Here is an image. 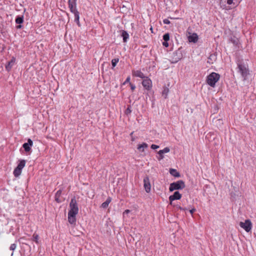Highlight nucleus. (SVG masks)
Masks as SVG:
<instances>
[{"label": "nucleus", "instance_id": "bb28decb", "mask_svg": "<svg viewBox=\"0 0 256 256\" xmlns=\"http://www.w3.org/2000/svg\"><path fill=\"white\" fill-rule=\"evenodd\" d=\"M163 40L164 41H168L170 40V34L168 33L165 34L163 36Z\"/></svg>", "mask_w": 256, "mask_h": 256}, {"label": "nucleus", "instance_id": "393cba45", "mask_svg": "<svg viewBox=\"0 0 256 256\" xmlns=\"http://www.w3.org/2000/svg\"><path fill=\"white\" fill-rule=\"evenodd\" d=\"M38 239H39L38 235L36 233H34L32 236V240L33 241L35 242L36 243L38 244Z\"/></svg>", "mask_w": 256, "mask_h": 256}, {"label": "nucleus", "instance_id": "0eeeda50", "mask_svg": "<svg viewBox=\"0 0 256 256\" xmlns=\"http://www.w3.org/2000/svg\"><path fill=\"white\" fill-rule=\"evenodd\" d=\"M240 226L247 232H250L252 228V223L250 220H246L244 222H240Z\"/></svg>", "mask_w": 256, "mask_h": 256}, {"label": "nucleus", "instance_id": "ddd939ff", "mask_svg": "<svg viewBox=\"0 0 256 256\" xmlns=\"http://www.w3.org/2000/svg\"><path fill=\"white\" fill-rule=\"evenodd\" d=\"M132 74L134 76L140 78L142 79L146 77L144 73L140 70H133L132 71Z\"/></svg>", "mask_w": 256, "mask_h": 256}, {"label": "nucleus", "instance_id": "f03ea898", "mask_svg": "<svg viewBox=\"0 0 256 256\" xmlns=\"http://www.w3.org/2000/svg\"><path fill=\"white\" fill-rule=\"evenodd\" d=\"M68 5L70 11L74 14L75 21L77 22L78 25H80V16L79 12L76 9V0H74L73 1L68 0Z\"/></svg>", "mask_w": 256, "mask_h": 256}, {"label": "nucleus", "instance_id": "473e14b6", "mask_svg": "<svg viewBox=\"0 0 256 256\" xmlns=\"http://www.w3.org/2000/svg\"><path fill=\"white\" fill-rule=\"evenodd\" d=\"M163 22L164 24H170V21L168 19L164 20Z\"/></svg>", "mask_w": 256, "mask_h": 256}, {"label": "nucleus", "instance_id": "1a4fd4ad", "mask_svg": "<svg viewBox=\"0 0 256 256\" xmlns=\"http://www.w3.org/2000/svg\"><path fill=\"white\" fill-rule=\"evenodd\" d=\"M181 198L182 194L178 191L175 192L172 195L170 196L169 197L170 204L172 205V201L180 200Z\"/></svg>", "mask_w": 256, "mask_h": 256}, {"label": "nucleus", "instance_id": "9b49d317", "mask_svg": "<svg viewBox=\"0 0 256 256\" xmlns=\"http://www.w3.org/2000/svg\"><path fill=\"white\" fill-rule=\"evenodd\" d=\"M33 146V142L31 139L28 140V142L24 143L22 145V147L26 152H29L31 150V147Z\"/></svg>", "mask_w": 256, "mask_h": 256}, {"label": "nucleus", "instance_id": "aec40b11", "mask_svg": "<svg viewBox=\"0 0 256 256\" xmlns=\"http://www.w3.org/2000/svg\"><path fill=\"white\" fill-rule=\"evenodd\" d=\"M61 194H62V190H60L56 192L55 194V200L58 202H61V201L59 199L61 195Z\"/></svg>", "mask_w": 256, "mask_h": 256}, {"label": "nucleus", "instance_id": "5701e85b", "mask_svg": "<svg viewBox=\"0 0 256 256\" xmlns=\"http://www.w3.org/2000/svg\"><path fill=\"white\" fill-rule=\"evenodd\" d=\"M170 174L175 176V177H178L180 176V174L177 172L176 170L174 169H170Z\"/></svg>", "mask_w": 256, "mask_h": 256}, {"label": "nucleus", "instance_id": "2eb2a0df", "mask_svg": "<svg viewBox=\"0 0 256 256\" xmlns=\"http://www.w3.org/2000/svg\"><path fill=\"white\" fill-rule=\"evenodd\" d=\"M15 62H16V58L13 57L12 58V60L10 62H8V64L6 65V70L8 71H10L11 70L12 68L14 65V64H15Z\"/></svg>", "mask_w": 256, "mask_h": 256}, {"label": "nucleus", "instance_id": "c85d7f7f", "mask_svg": "<svg viewBox=\"0 0 256 256\" xmlns=\"http://www.w3.org/2000/svg\"><path fill=\"white\" fill-rule=\"evenodd\" d=\"M16 248V244H12L10 245V249L11 250H14Z\"/></svg>", "mask_w": 256, "mask_h": 256}, {"label": "nucleus", "instance_id": "ea45409f", "mask_svg": "<svg viewBox=\"0 0 256 256\" xmlns=\"http://www.w3.org/2000/svg\"><path fill=\"white\" fill-rule=\"evenodd\" d=\"M22 28V26L21 25H18L16 26V28Z\"/></svg>", "mask_w": 256, "mask_h": 256}, {"label": "nucleus", "instance_id": "37998d69", "mask_svg": "<svg viewBox=\"0 0 256 256\" xmlns=\"http://www.w3.org/2000/svg\"><path fill=\"white\" fill-rule=\"evenodd\" d=\"M233 42L234 44H235V41L234 40V42Z\"/></svg>", "mask_w": 256, "mask_h": 256}, {"label": "nucleus", "instance_id": "20e7f679", "mask_svg": "<svg viewBox=\"0 0 256 256\" xmlns=\"http://www.w3.org/2000/svg\"><path fill=\"white\" fill-rule=\"evenodd\" d=\"M220 6L222 8L225 10H232L238 6L232 0H220Z\"/></svg>", "mask_w": 256, "mask_h": 256}, {"label": "nucleus", "instance_id": "f257e3e1", "mask_svg": "<svg viewBox=\"0 0 256 256\" xmlns=\"http://www.w3.org/2000/svg\"><path fill=\"white\" fill-rule=\"evenodd\" d=\"M70 210L68 212V221L72 224L76 222V216L78 212V207L74 198H72L70 204Z\"/></svg>", "mask_w": 256, "mask_h": 256}, {"label": "nucleus", "instance_id": "6e6552de", "mask_svg": "<svg viewBox=\"0 0 256 256\" xmlns=\"http://www.w3.org/2000/svg\"><path fill=\"white\" fill-rule=\"evenodd\" d=\"M142 85L146 90H149L152 88V81L150 78L146 76L142 82Z\"/></svg>", "mask_w": 256, "mask_h": 256}, {"label": "nucleus", "instance_id": "dca6fc26", "mask_svg": "<svg viewBox=\"0 0 256 256\" xmlns=\"http://www.w3.org/2000/svg\"><path fill=\"white\" fill-rule=\"evenodd\" d=\"M112 201V198L110 197H108L107 200H106V202H104L102 205H101V207L102 208H106L108 206V204H110V203Z\"/></svg>", "mask_w": 256, "mask_h": 256}, {"label": "nucleus", "instance_id": "f3484780", "mask_svg": "<svg viewBox=\"0 0 256 256\" xmlns=\"http://www.w3.org/2000/svg\"><path fill=\"white\" fill-rule=\"evenodd\" d=\"M26 162L25 160H20L18 166L16 168L22 170V168L24 167L26 165Z\"/></svg>", "mask_w": 256, "mask_h": 256}, {"label": "nucleus", "instance_id": "c9c22d12", "mask_svg": "<svg viewBox=\"0 0 256 256\" xmlns=\"http://www.w3.org/2000/svg\"><path fill=\"white\" fill-rule=\"evenodd\" d=\"M130 112H131L130 109V108H128L126 111V114H130Z\"/></svg>", "mask_w": 256, "mask_h": 256}, {"label": "nucleus", "instance_id": "a19ab883", "mask_svg": "<svg viewBox=\"0 0 256 256\" xmlns=\"http://www.w3.org/2000/svg\"><path fill=\"white\" fill-rule=\"evenodd\" d=\"M175 54H176H176H177V53H176V54H175V53H173V55H174V56Z\"/></svg>", "mask_w": 256, "mask_h": 256}, {"label": "nucleus", "instance_id": "a211bd4d", "mask_svg": "<svg viewBox=\"0 0 256 256\" xmlns=\"http://www.w3.org/2000/svg\"><path fill=\"white\" fill-rule=\"evenodd\" d=\"M148 145L146 143H142V144H139L138 146V149L140 151V152H144V150L145 148H148Z\"/></svg>", "mask_w": 256, "mask_h": 256}, {"label": "nucleus", "instance_id": "423d86ee", "mask_svg": "<svg viewBox=\"0 0 256 256\" xmlns=\"http://www.w3.org/2000/svg\"><path fill=\"white\" fill-rule=\"evenodd\" d=\"M238 72L240 74L244 80H246L249 74V70L247 66L244 64L238 63Z\"/></svg>", "mask_w": 256, "mask_h": 256}, {"label": "nucleus", "instance_id": "4c0bfd02", "mask_svg": "<svg viewBox=\"0 0 256 256\" xmlns=\"http://www.w3.org/2000/svg\"><path fill=\"white\" fill-rule=\"evenodd\" d=\"M130 210H126L124 212V214H128V213H130Z\"/></svg>", "mask_w": 256, "mask_h": 256}, {"label": "nucleus", "instance_id": "b1692460", "mask_svg": "<svg viewBox=\"0 0 256 256\" xmlns=\"http://www.w3.org/2000/svg\"><path fill=\"white\" fill-rule=\"evenodd\" d=\"M24 22L23 16H18L16 19V22L18 24H21Z\"/></svg>", "mask_w": 256, "mask_h": 256}, {"label": "nucleus", "instance_id": "7ed1b4c3", "mask_svg": "<svg viewBox=\"0 0 256 256\" xmlns=\"http://www.w3.org/2000/svg\"><path fill=\"white\" fill-rule=\"evenodd\" d=\"M220 75L216 72H212L206 78V82L210 86L214 88L216 83L219 80Z\"/></svg>", "mask_w": 256, "mask_h": 256}, {"label": "nucleus", "instance_id": "4be33fe9", "mask_svg": "<svg viewBox=\"0 0 256 256\" xmlns=\"http://www.w3.org/2000/svg\"><path fill=\"white\" fill-rule=\"evenodd\" d=\"M22 171V170L16 168L14 170V175L16 178L18 177L21 174Z\"/></svg>", "mask_w": 256, "mask_h": 256}, {"label": "nucleus", "instance_id": "39448f33", "mask_svg": "<svg viewBox=\"0 0 256 256\" xmlns=\"http://www.w3.org/2000/svg\"><path fill=\"white\" fill-rule=\"evenodd\" d=\"M184 182L182 180H178L170 184L169 190L170 192L174 190H182L185 188Z\"/></svg>", "mask_w": 256, "mask_h": 256}, {"label": "nucleus", "instance_id": "f704fd0d", "mask_svg": "<svg viewBox=\"0 0 256 256\" xmlns=\"http://www.w3.org/2000/svg\"><path fill=\"white\" fill-rule=\"evenodd\" d=\"M162 44L165 47H168V41H164V42H162Z\"/></svg>", "mask_w": 256, "mask_h": 256}, {"label": "nucleus", "instance_id": "6ab92c4d", "mask_svg": "<svg viewBox=\"0 0 256 256\" xmlns=\"http://www.w3.org/2000/svg\"><path fill=\"white\" fill-rule=\"evenodd\" d=\"M122 36L123 38L124 42H126L128 39L129 38L128 34L125 30L122 31Z\"/></svg>", "mask_w": 256, "mask_h": 256}, {"label": "nucleus", "instance_id": "58836bf2", "mask_svg": "<svg viewBox=\"0 0 256 256\" xmlns=\"http://www.w3.org/2000/svg\"><path fill=\"white\" fill-rule=\"evenodd\" d=\"M176 207L177 208H178V209H180V210H184V208H182L180 206H176Z\"/></svg>", "mask_w": 256, "mask_h": 256}, {"label": "nucleus", "instance_id": "a878e982", "mask_svg": "<svg viewBox=\"0 0 256 256\" xmlns=\"http://www.w3.org/2000/svg\"><path fill=\"white\" fill-rule=\"evenodd\" d=\"M119 60L118 58H114L112 60V67H115L117 63L118 62Z\"/></svg>", "mask_w": 256, "mask_h": 256}, {"label": "nucleus", "instance_id": "79ce46f5", "mask_svg": "<svg viewBox=\"0 0 256 256\" xmlns=\"http://www.w3.org/2000/svg\"><path fill=\"white\" fill-rule=\"evenodd\" d=\"M134 134V132H132L130 135H132Z\"/></svg>", "mask_w": 256, "mask_h": 256}, {"label": "nucleus", "instance_id": "e433bc0d", "mask_svg": "<svg viewBox=\"0 0 256 256\" xmlns=\"http://www.w3.org/2000/svg\"><path fill=\"white\" fill-rule=\"evenodd\" d=\"M196 210L195 208H192V210H190V212L191 214H192Z\"/></svg>", "mask_w": 256, "mask_h": 256}, {"label": "nucleus", "instance_id": "2f4dec72", "mask_svg": "<svg viewBox=\"0 0 256 256\" xmlns=\"http://www.w3.org/2000/svg\"><path fill=\"white\" fill-rule=\"evenodd\" d=\"M151 148L153 149V150H156V149H157L159 148V146H158V145H156V144H152L151 145Z\"/></svg>", "mask_w": 256, "mask_h": 256}, {"label": "nucleus", "instance_id": "9d476101", "mask_svg": "<svg viewBox=\"0 0 256 256\" xmlns=\"http://www.w3.org/2000/svg\"><path fill=\"white\" fill-rule=\"evenodd\" d=\"M144 188L146 192H149L151 190V185L150 179L148 176H146L144 178Z\"/></svg>", "mask_w": 256, "mask_h": 256}, {"label": "nucleus", "instance_id": "72a5a7b5", "mask_svg": "<svg viewBox=\"0 0 256 256\" xmlns=\"http://www.w3.org/2000/svg\"><path fill=\"white\" fill-rule=\"evenodd\" d=\"M181 59L180 56H179L178 58H176L175 60H173L172 62L176 63L179 61Z\"/></svg>", "mask_w": 256, "mask_h": 256}, {"label": "nucleus", "instance_id": "cd10ccee", "mask_svg": "<svg viewBox=\"0 0 256 256\" xmlns=\"http://www.w3.org/2000/svg\"><path fill=\"white\" fill-rule=\"evenodd\" d=\"M130 76H128L126 80L122 83V85H125L126 84L128 83L130 84Z\"/></svg>", "mask_w": 256, "mask_h": 256}, {"label": "nucleus", "instance_id": "412c9836", "mask_svg": "<svg viewBox=\"0 0 256 256\" xmlns=\"http://www.w3.org/2000/svg\"><path fill=\"white\" fill-rule=\"evenodd\" d=\"M168 92L169 89L166 86L164 87L162 92V95L165 98H167Z\"/></svg>", "mask_w": 256, "mask_h": 256}, {"label": "nucleus", "instance_id": "4468645a", "mask_svg": "<svg viewBox=\"0 0 256 256\" xmlns=\"http://www.w3.org/2000/svg\"><path fill=\"white\" fill-rule=\"evenodd\" d=\"M190 42H196L198 40V36L196 33H193L188 37Z\"/></svg>", "mask_w": 256, "mask_h": 256}, {"label": "nucleus", "instance_id": "f8f14e48", "mask_svg": "<svg viewBox=\"0 0 256 256\" xmlns=\"http://www.w3.org/2000/svg\"><path fill=\"white\" fill-rule=\"evenodd\" d=\"M170 149L168 147H166L163 150H160L158 152V156L157 157L158 160H160L164 158V154L169 152Z\"/></svg>", "mask_w": 256, "mask_h": 256}, {"label": "nucleus", "instance_id": "7c9ffc66", "mask_svg": "<svg viewBox=\"0 0 256 256\" xmlns=\"http://www.w3.org/2000/svg\"><path fill=\"white\" fill-rule=\"evenodd\" d=\"M242 0H232V2H234L236 6H238Z\"/></svg>", "mask_w": 256, "mask_h": 256}, {"label": "nucleus", "instance_id": "c756f323", "mask_svg": "<svg viewBox=\"0 0 256 256\" xmlns=\"http://www.w3.org/2000/svg\"><path fill=\"white\" fill-rule=\"evenodd\" d=\"M130 86L132 91L133 92L136 89V86L132 82H130Z\"/></svg>", "mask_w": 256, "mask_h": 256}]
</instances>
